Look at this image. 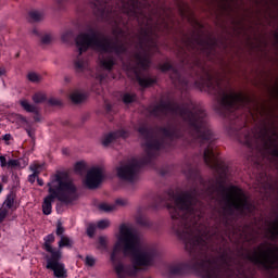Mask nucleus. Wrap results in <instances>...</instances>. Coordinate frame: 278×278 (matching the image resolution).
Returning a JSON list of instances; mask_svg holds the SVG:
<instances>
[{
	"label": "nucleus",
	"mask_w": 278,
	"mask_h": 278,
	"mask_svg": "<svg viewBox=\"0 0 278 278\" xmlns=\"http://www.w3.org/2000/svg\"><path fill=\"white\" fill-rule=\"evenodd\" d=\"M111 262L117 278L136 277L140 266H151L157 252L144 244L131 224L119 225Z\"/></svg>",
	"instance_id": "obj_1"
},
{
	"label": "nucleus",
	"mask_w": 278,
	"mask_h": 278,
	"mask_svg": "<svg viewBox=\"0 0 278 278\" xmlns=\"http://www.w3.org/2000/svg\"><path fill=\"white\" fill-rule=\"evenodd\" d=\"M167 207L173 220L178 225L177 233L185 241L187 251H198L207 247V235L198 230L194 224L199 212L194 211L190 195L181 193L174 197Z\"/></svg>",
	"instance_id": "obj_2"
},
{
	"label": "nucleus",
	"mask_w": 278,
	"mask_h": 278,
	"mask_svg": "<svg viewBox=\"0 0 278 278\" xmlns=\"http://www.w3.org/2000/svg\"><path fill=\"white\" fill-rule=\"evenodd\" d=\"M48 197H46L42 204V212L46 216L51 214V203L54 199L61 201L62 203H73L77 201L79 194L77 193V187L73 184V180L66 176V174L58 173L51 176L50 181L48 182Z\"/></svg>",
	"instance_id": "obj_3"
},
{
	"label": "nucleus",
	"mask_w": 278,
	"mask_h": 278,
	"mask_svg": "<svg viewBox=\"0 0 278 278\" xmlns=\"http://www.w3.org/2000/svg\"><path fill=\"white\" fill-rule=\"evenodd\" d=\"M76 46L79 55H81L84 51H88V49H94L96 51H100V53H118V48L109 39L101 37L94 29H89L78 35Z\"/></svg>",
	"instance_id": "obj_4"
},
{
	"label": "nucleus",
	"mask_w": 278,
	"mask_h": 278,
	"mask_svg": "<svg viewBox=\"0 0 278 278\" xmlns=\"http://www.w3.org/2000/svg\"><path fill=\"white\" fill-rule=\"evenodd\" d=\"M250 260L253 264H260L264 268H275V264L278 262V248L261 244L257 250L250 255Z\"/></svg>",
	"instance_id": "obj_5"
},
{
	"label": "nucleus",
	"mask_w": 278,
	"mask_h": 278,
	"mask_svg": "<svg viewBox=\"0 0 278 278\" xmlns=\"http://www.w3.org/2000/svg\"><path fill=\"white\" fill-rule=\"evenodd\" d=\"M219 197L226 199L231 207L236 210H244L248 205L247 195L244 191L238 187L222 188Z\"/></svg>",
	"instance_id": "obj_6"
},
{
	"label": "nucleus",
	"mask_w": 278,
	"mask_h": 278,
	"mask_svg": "<svg viewBox=\"0 0 278 278\" xmlns=\"http://www.w3.org/2000/svg\"><path fill=\"white\" fill-rule=\"evenodd\" d=\"M189 123L198 138H201L202 140H212V130L207 125L203 111H198L194 114L189 115Z\"/></svg>",
	"instance_id": "obj_7"
},
{
	"label": "nucleus",
	"mask_w": 278,
	"mask_h": 278,
	"mask_svg": "<svg viewBox=\"0 0 278 278\" xmlns=\"http://www.w3.org/2000/svg\"><path fill=\"white\" fill-rule=\"evenodd\" d=\"M142 164H144V161L138 159H130L121 163L117 167V177L123 181H136L138 178V170H140Z\"/></svg>",
	"instance_id": "obj_8"
},
{
	"label": "nucleus",
	"mask_w": 278,
	"mask_h": 278,
	"mask_svg": "<svg viewBox=\"0 0 278 278\" xmlns=\"http://www.w3.org/2000/svg\"><path fill=\"white\" fill-rule=\"evenodd\" d=\"M105 179V170L101 166H93L87 170V174L83 180L84 186L89 190L99 188L100 184H103Z\"/></svg>",
	"instance_id": "obj_9"
},
{
	"label": "nucleus",
	"mask_w": 278,
	"mask_h": 278,
	"mask_svg": "<svg viewBox=\"0 0 278 278\" xmlns=\"http://www.w3.org/2000/svg\"><path fill=\"white\" fill-rule=\"evenodd\" d=\"M60 260H62V257L58 258V257L51 256L50 258H47L46 268L48 270H52L55 278H66L68 277L66 265L60 262Z\"/></svg>",
	"instance_id": "obj_10"
},
{
	"label": "nucleus",
	"mask_w": 278,
	"mask_h": 278,
	"mask_svg": "<svg viewBox=\"0 0 278 278\" xmlns=\"http://www.w3.org/2000/svg\"><path fill=\"white\" fill-rule=\"evenodd\" d=\"M243 101L244 97L240 93H236L233 90H229L224 93L222 98V104L228 110H236V108H238V103H242Z\"/></svg>",
	"instance_id": "obj_11"
},
{
	"label": "nucleus",
	"mask_w": 278,
	"mask_h": 278,
	"mask_svg": "<svg viewBox=\"0 0 278 278\" xmlns=\"http://www.w3.org/2000/svg\"><path fill=\"white\" fill-rule=\"evenodd\" d=\"M204 162L211 168H216V166H218V152L214 151V146L210 144L204 151Z\"/></svg>",
	"instance_id": "obj_12"
},
{
	"label": "nucleus",
	"mask_w": 278,
	"mask_h": 278,
	"mask_svg": "<svg viewBox=\"0 0 278 278\" xmlns=\"http://www.w3.org/2000/svg\"><path fill=\"white\" fill-rule=\"evenodd\" d=\"M127 136H129V132L127 130L119 129L115 132L104 135L102 137V144L104 147H108V144H110L113 140H116V138H127Z\"/></svg>",
	"instance_id": "obj_13"
},
{
	"label": "nucleus",
	"mask_w": 278,
	"mask_h": 278,
	"mask_svg": "<svg viewBox=\"0 0 278 278\" xmlns=\"http://www.w3.org/2000/svg\"><path fill=\"white\" fill-rule=\"evenodd\" d=\"M51 242H55V236H53V235H48V236L45 238V249H46V251H48V253H51L52 257H56V258L62 257V252H61V251H58V250H54V249L51 247Z\"/></svg>",
	"instance_id": "obj_14"
},
{
	"label": "nucleus",
	"mask_w": 278,
	"mask_h": 278,
	"mask_svg": "<svg viewBox=\"0 0 278 278\" xmlns=\"http://www.w3.org/2000/svg\"><path fill=\"white\" fill-rule=\"evenodd\" d=\"M146 149L149 151H157V149H162V143H160L157 138H150L146 143Z\"/></svg>",
	"instance_id": "obj_15"
},
{
	"label": "nucleus",
	"mask_w": 278,
	"mask_h": 278,
	"mask_svg": "<svg viewBox=\"0 0 278 278\" xmlns=\"http://www.w3.org/2000/svg\"><path fill=\"white\" fill-rule=\"evenodd\" d=\"M2 206H4L7 210H16V198L13 193H10L5 201L3 202Z\"/></svg>",
	"instance_id": "obj_16"
},
{
	"label": "nucleus",
	"mask_w": 278,
	"mask_h": 278,
	"mask_svg": "<svg viewBox=\"0 0 278 278\" xmlns=\"http://www.w3.org/2000/svg\"><path fill=\"white\" fill-rule=\"evenodd\" d=\"M70 98L72 103H81L83 101H86V93L76 90L70 94Z\"/></svg>",
	"instance_id": "obj_17"
},
{
	"label": "nucleus",
	"mask_w": 278,
	"mask_h": 278,
	"mask_svg": "<svg viewBox=\"0 0 278 278\" xmlns=\"http://www.w3.org/2000/svg\"><path fill=\"white\" fill-rule=\"evenodd\" d=\"M20 105L25 110L26 112H30L33 114H38V108L29 103V101L23 99L20 101Z\"/></svg>",
	"instance_id": "obj_18"
},
{
	"label": "nucleus",
	"mask_w": 278,
	"mask_h": 278,
	"mask_svg": "<svg viewBox=\"0 0 278 278\" xmlns=\"http://www.w3.org/2000/svg\"><path fill=\"white\" fill-rule=\"evenodd\" d=\"M13 123H16L17 127H29V122L23 115H14Z\"/></svg>",
	"instance_id": "obj_19"
},
{
	"label": "nucleus",
	"mask_w": 278,
	"mask_h": 278,
	"mask_svg": "<svg viewBox=\"0 0 278 278\" xmlns=\"http://www.w3.org/2000/svg\"><path fill=\"white\" fill-rule=\"evenodd\" d=\"M64 247L71 249V247H73V239L62 236L61 240L59 241V249H64Z\"/></svg>",
	"instance_id": "obj_20"
},
{
	"label": "nucleus",
	"mask_w": 278,
	"mask_h": 278,
	"mask_svg": "<svg viewBox=\"0 0 278 278\" xmlns=\"http://www.w3.org/2000/svg\"><path fill=\"white\" fill-rule=\"evenodd\" d=\"M31 173H35V175H40V173H42V170H45V164H40V163H33L29 166Z\"/></svg>",
	"instance_id": "obj_21"
},
{
	"label": "nucleus",
	"mask_w": 278,
	"mask_h": 278,
	"mask_svg": "<svg viewBox=\"0 0 278 278\" xmlns=\"http://www.w3.org/2000/svg\"><path fill=\"white\" fill-rule=\"evenodd\" d=\"M108 237H99L97 249L99 251H105L108 249Z\"/></svg>",
	"instance_id": "obj_22"
},
{
	"label": "nucleus",
	"mask_w": 278,
	"mask_h": 278,
	"mask_svg": "<svg viewBox=\"0 0 278 278\" xmlns=\"http://www.w3.org/2000/svg\"><path fill=\"white\" fill-rule=\"evenodd\" d=\"M99 210L102 212H114L116 210V205L103 202L99 205Z\"/></svg>",
	"instance_id": "obj_23"
},
{
	"label": "nucleus",
	"mask_w": 278,
	"mask_h": 278,
	"mask_svg": "<svg viewBox=\"0 0 278 278\" xmlns=\"http://www.w3.org/2000/svg\"><path fill=\"white\" fill-rule=\"evenodd\" d=\"M101 60V64L102 66H104V68H112V66H114V59H112L111 56H106L105 59H100Z\"/></svg>",
	"instance_id": "obj_24"
},
{
	"label": "nucleus",
	"mask_w": 278,
	"mask_h": 278,
	"mask_svg": "<svg viewBox=\"0 0 278 278\" xmlns=\"http://www.w3.org/2000/svg\"><path fill=\"white\" fill-rule=\"evenodd\" d=\"M34 103H43V101H47V96L42 92L35 93L33 96Z\"/></svg>",
	"instance_id": "obj_25"
},
{
	"label": "nucleus",
	"mask_w": 278,
	"mask_h": 278,
	"mask_svg": "<svg viewBox=\"0 0 278 278\" xmlns=\"http://www.w3.org/2000/svg\"><path fill=\"white\" fill-rule=\"evenodd\" d=\"M29 16L33 21H42V18H45V13L40 11H31Z\"/></svg>",
	"instance_id": "obj_26"
},
{
	"label": "nucleus",
	"mask_w": 278,
	"mask_h": 278,
	"mask_svg": "<svg viewBox=\"0 0 278 278\" xmlns=\"http://www.w3.org/2000/svg\"><path fill=\"white\" fill-rule=\"evenodd\" d=\"M27 78L29 81H33V84H38V81L42 79V77L38 75L36 72L28 73Z\"/></svg>",
	"instance_id": "obj_27"
},
{
	"label": "nucleus",
	"mask_w": 278,
	"mask_h": 278,
	"mask_svg": "<svg viewBox=\"0 0 278 278\" xmlns=\"http://www.w3.org/2000/svg\"><path fill=\"white\" fill-rule=\"evenodd\" d=\"M75 173H78V175H81V173H84V170H86V162L80 161L77 162L74 166Z\"/></svg>",
	"instance_id": "obj_28"
},
{
	"label": "nucleus",
	"mask_w": 278,
	"mask_h": 278,
	"mask_svg": "<svg viewBox=\"0 0 278 278\" xmlns=\"http://www.w3.org/2000/svg\"><path fill=\"white\" fill-rule=\"evenodd\" d=\"M110 225H111L110 219H100L96 223V227L98 229H108Z\"/></svg>",
	"instance_id": "obj_29"
},
{
	"label": "nucleus",
	"mask_w": 278,
	"mask_h": 278,
	"mask_svg": "<svg viewBox=\"0 0 278 278\" xmlns=\"http://www.w3.org/2000/svg\"><path fill=\"white\" fill-rule=\"evenodd\" d=\"M139 85L142 86V88H147L148 86H151L153 84V80L149 77H138Z\"/></svg>",
	"instance_id": "obj_30"
},
{
	"label": "nucleus",
	"mask_w": 278,
	"mask_h": 278,
	"mask_svg": "<svg viewBox=\"0 0 278 278\" xmlns=\"http://www.w3.org/2000/svg\"><path fill=\"white\" fill-rule=\"evenodd\" d=\"M84 262L86 266H89L90 268H92V266L97 264V258L92 255H87Z\"/></svg>",
	"instance_id": "obj_31"
},
{
	"label": "nucleus",
	"mask_w": 278,
	"mask_h": 278,
	"mask_svg": "<svg viewBox=\"0 0 278 278\" xmlns=\"http://www.w3.org/2000/svg\"><path fill=\"white\" fill-rule=\"evenodd\" d=\"M72 39H73V31L65 30L64 33H62L61 40L63 42H71Z\"/></svg>",
	"instance_id": "obj_32"
},
{
	"label": "nucleus",
	"mask_w": 278,
	"mask_h": 278,
	"mask_svg": "<svg viewBox=\"0 0 278 278\" xmlns=\"http://www.w3.org/2000/svg\"><path fill=\"white\" fill-rule=\"evenodd\" d=\"M97 224H89V226L87 227V235L89 236V238H92L97 231Z\"/></svg>",
	"instance_id": "obj_33"
},
{
	"label": "nucleus",
	"mask_w": 278,
	"mask_h": 278,
	"mask_svg": "<svg viewBox=\"0 0 278 278\" xmlns=\"http://www.w3.org/2000/svg\"><path fill=\"white\" fill-rule=\"evenodd\" d=\"M135 99H136V96H134L131 93H125L123 97L124 103H131L135 101Z\"/></svg>",
	"instance_id": "obj_34"
},
{
	"label": "nucleus",
	"mask_w": 278,
	"mask_h": 278,
	"mask_svg": "<svg viewBox=\"0 0 278 278\" xmlns=\"http://www.w3.org/2000/svg\"><path fill=\"white\" fill-rule=\"evenodd\" d=\"M76 71H81L83 68H86V61L78 59L75 63Z\"/></svg>",
	"instance_id": "obj_35"
},
{
	"label": "nucleus",
	"mask_w": 278,
	"mask_h": 278,
	"mask_svg": "<svg viewBox=\"0 0 278 278\" xmlns=\"http://www.w3.org/2000/svg\"><path fill=\"white\" fill-rule=\"evenodd\" d=\"M9 210L7 207H4L3 205L0 208V223L5 218V216H8L9 214Z\"/></svg>",
	"instance_id": "obj_36"
},
{
	"label": "nucleus",
	"mask_w": 278,
	"mask_h": 278,
	"mask_svg": "<svg viewBox=\"0 0 278 278\" xmlns=\"http://www.w3.org/2000/svg\"><path fill=\"white\" fill-rule=\"evenodd\" d=\"M16 166H18V160H12V159L8 160V167L9 168H14Z\"/></svg>",
	"instance_id": "obj_37"
},
{
	"label": "nucleus",
	"mask_w": 278,
	"mask_h": 278,
	"mask_svg": "<svg viewBox=\"0 0 278 278\" xmlns=\"http://www.w3.org/2000/svg\"><path fill=\"white\" fill-rule=\"evenodd\" d=\"M51 34H46V35H43L42 37H41V42L43 43V45H49V41L51 40Z\"/></svg>",
	"instance_id": "obj_38"
},
{
	"label": "nucleus",
	"mask_w": 278,
	"mask_h": 278,
	"mask_svg": "<svg viewBox=\"0 0 278 278\" xmlns=\"http://www.w3.org/2000/svg\"><path fill=\"white\" fill-rule=\"evenodd\" d=\"M56 236H60L61 238L64 236V227H62V224H58L56 226Z\"/></svg>",
	"instance_id": "obj_39"
},
{
	"label": "nucleus",
	"mask_w": 278,
	"mask_h": 278,
	"mask_svg": "<svg viewBox=\"0 0 278 278\" xmlns=\"http://www.w3.org/2000/svg\"><path fill=\"white\" fill-rule=\"evenodd\" d=\"M116 205H127L128 201L127 199L125 198H118L116 201H115Z\"/></svg>",
	"instance_id": "obj_40"
},
{
	"label": "nucleus",
	"mask_w": 278,
	"mask_h": 278,
	"mask_svg": "<svg viewBox=\"0 0 278 278\" xmlns=\"http://www.w3.org/2000/svg\"><path fill=\"white\" fill-rule=\"evenodd\" d=\"M36 179H38V174L33 173L31 175L28 176V181L30 184H35Z\"/></svg>",
	"instance_id": "obj_41"
},
{
	"label": "nucleus",
	"mask_w": 278,
	"mask_h": 278,
	"mask_svg": "<svg viewBox=\"0 0 278 278\" xmlns=\"http://www.w3.org/2000/svg\"><path fill=\"white\" fill-rule=\"evenodd\" d=\"M0 165L2 168H5V166H8V159H5V156H0Z\"/></svg>",
	"instance_id": "obj_42"
},
{
	"label": "nucleus",
	"mask_w": 278,
	"mask_h": 278,
	"mask_svg": "<svg viewBox=\"0 0 278 278\" xmlns=\"http://www.w3.org/2000/svg\"><path fill=\"white\" fill-rule=\"evenodd\" d=\"M218 166H216V167H213V168H215V169H217L218 172H220V169L222 170H225L224 168H225V165L223 164V162L220 161V159H218Z\"/></svg>",
	"instance_id": "obj_43"
},
{
	"label": "nucleus",
	"mask_w": 278,
	"mask_h": 278,
	"mask_svg": "<svg viewBox=\"0 0 278 278\" xmlns=\"http://www.w3.org/2000/svg\"><path fill=\"white\" fill-rule=\"evenodd\" d=\"M3 140H4V142H10L11 140H12V135H10V134H5L4 136H3Z\"/></svg>",
	"instance_id": "obj_44"
},
{
	"label": "nucleus",
	"mask_w": 278,
	"mask_h": 278,
	"mask_svg": "<svg viewBox=\"0 0 278 278\" xmlns=\"http://www.w3.org/2000/svg\"><path fill=\"white\" fill-rule=\"evenodd\" d=\"M166 110H168V106H159L155 112L166 113Z\"/></svg>",
	"instance_id": "obj_45"
},
{
	"label": "nucleus",
	"mask_w": 278,
	"mask_h": 278,
	"mask_svg": "<svg viewBox=\"0 0 278 278\" xmlns=\"http://www.w3.org/2000/svg\"><path fill=\"white\" fill-rule=\"evenodd\" d=\"M1 181H2V184H8V181H9L8 175H2L1 176Z\"/></svg>",
	"instance_id": "obj_46"
},
{
	"label": "nucleus",
	"mask_w": 278,
	"mask_h": 278,
	"mask_svg": "<svg viewBox=\"0 0 278 278\" xmlns=\"http://www.w3.org/2000/svg\"><path fill=\"white\" fill-rule=\"evenodd\" d=\"M38 186H45V181L40 178H37Z\"/></svg>",
	"instance_id": "obj_47"
},
{
	"label": "nucleus",
	"mask_w": 278,
	"mask_h": 278,
	"mask_svg": "<svg viewBox=\"0 0 278 278\" xmlns=\"http://www.w3.org/2000/svg\"><path fill=\"white\" fill-rule=\"evenodd\" d=\"M208 265L210 263H201L200 267H202L205 270Z\"/></svg>",
	"instance_id": "obj_48"
},
{
	"label": "nucleus",
	"mask_w": 278,
	"mask_h": 278,
	"mask_svg": "<svg viewBox=\"0 0 278 278\" xmlns=\"http://www.w3.org/2000/svg\"><path fill=\"white\" fill-rule=\"evenodd\" d=\"M5 75V68L0 67V77H3Z\"/></svg>",
	"instance_id": "obj_49"
},
{
	"label": "nucleus",
	"mask_w": 278,
	"mask_h": 278,
	"mask_svg": "<svg viewBox=\"0 0 278 278\" xmlns=\"http://www.w3.org/2000/svg\"><path fill=\"white\" fill-rule=\"evenodd\" d=\"M1 192H3V185L2 184H0V194H1Z\"/></svg>",
	"instance_id": "obj_50"
},
{
	"label": "nucleus",
	"mask_w": 278,
	"mask_h": 278,
	"mask_svg": "<svg viewBox=\"0 0 278 278\" xmlns=\"http://www.w3.org/2000/svg\"><path fill=\"white\" fill-rule=\"evenodd\" d=\"M35 121H40V118H38V115H37V116H35Z\"/></svg>",
	"instance_id": "obj_51"
},
{
	"label": "nucleus",
	"mask_w": 278,
	"mask_h": 278,
	"mask_svg": "<svg viewBox=\"0 0 278 278\" xmlns=\"http://www.w3.org/2000/svg\"><path fill=\"white\" fill-rule=\"evenodd\" d=\"M139 132H140V134H144V131H143L142 129H139Z\"/></svg>",
	"instance_id": "obj_52"
},
{
	"label": "nucleus",
	"mask_w": 278,
	"mask_h": 278,
	"mask_svg": "<svg viewBox=\"0 0 278 278\" xmlns=\"http://www.w3.org/2000/svg\"><path fill=\"white\" fill-rule=\"evenodd\" d=\"M170 273L175 274V273H177V271H175L174 269H170Z\"/></svg>",
	"instance_id": "obj_53"
},
{
	"label": "nucleus",
	"mask_w": 278,
	"mask_h": 278,
	"mask_svg": "<svg viewBox=\"0 0 278 278\" xmlns=\"http://www.w3.org/2000/svg\"><path fill=\"white\" fill-rule=\"evenodd\" d=\"M165 136H168V132H165Z\"/></svg>",
	"instance_id": "obj_54"
},
{
	"label": "nucleus",
	"mask_w": 278,
	"mask_h": 278,
	"mask_svg": "<svg viewBox=\"0 0 278 278\" xmlns=\"http://www.w3.org/2000/svg\"><path fill=\"white\" fill-rule=\"evenodd\" d=\"M123 8H124V9L126 8L125 4H123Z\"/></svg>",
	"instance_id": "obj_55"
},
{
	"label": "nucleus",
	"mask_w": 278,
	"mask_h": 278,
	"mask_svg": "<svg viewBox=\"0 0 278 278\" xmlns=\"http://www.w3.org/2000/svg\"><path fill=\"white\" fill-rule=\"evenodd\" d=\"M205 278V277H204Z\"/></svg>",
	"instance_id": "obj_56"
}]
</instances>
